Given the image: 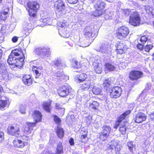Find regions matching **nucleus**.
Masks as SVG:
<instances>
[{
  "label": "nucleus",
  "instance_id": "obj_18",
  "mask_svg": "<svg viewBox=\"0 0 154 154\" xmlns=\"http://www.w3.org/2000/svg\"><path fill=\"white\" fill-rule=\"evenodd\" d=\"M147 116L144 113L139 112L135 115L134 122L137 123H142L146 119Z\"/></svg>",
  "mask_w": 154,
  "mask_h": 154
},
{
  "label": "nucleus",
  "instance_id": "obj_58",
  "mask_svg": "<svg viewBox=\"0 0 154 154\" xmlns=\"http://www.w3.org/2000/svg\"><path fill=\"white\" fill-rule=\"evenodd\" d=\"M150 117L152 120L154 119V112L150 114Z\"/></svg>",
  "mask_w": 154,
  "mask_h": 154
},
{
  "label": "nucleus",
  "instance_id": "obj_55",
  "mask_svg": "<svg viewBox=\"0 0 154 154\" xmlns=\"http://www.w3.org/2000/svg\"><path fill=\"white\" fill-rule=\"evenodd\" d=\"M69 143L70 146H73L75 144L74 139L72 137L70 138L69 140Z\"/></svg>",
  "mask_w": 154,
  "mask_h": 154
},
{
  "label": "nucleus",
  "instance_id": "obj_39",
  "mask_svg": "<svg viewBox=\"0 0 154 154\" xmlns=\"http://www.w3.org/2000/svg\"><path fill=\"white\" fill-rule=\"evenodd\" d=\"M119 145L116 143L113 142L111 143L108 146V148L109 149L112 150L114 149L116 151H119L120 150V148L118 147Z\"/></svg>",
  "mask_w": 154,
  "mask_h": 154
},
{
  "label": "nucleus",
  "instance_id": "obj_36",
  "mask_svg": "<svg viewBox=\"0 0 154 154\" xmlns=\"http://www.w3.org/2000/svg\"><path fill=\"white\" fill-rule=\"evenodd\" d=\"M81 133L82 134L80 137L81 141L82 142L85 143L88 140V132L87 131L82 130Z\"/></svg>",
  "mask_w": 154,
  "mask_h": 154
},
{
  "label": "nucleus",
  "instance_id": "obj_19",
  "mask_svg": "<svg viewBox=\"0 0 154 154\" xmlns=\"http://www.w3.org/2000/svg\"><path fill=\"white\" fill-rule=\"evenodd\" d=\"M83 36L87 40H90L92 38V36L93 29L90 26H87L85 27L83 30Z\"/></svg>",
  "mask_w": 154,
  "mask_h": 154
},
{
  "label": "nucleus",
  "instance_id": "obj_34",
  "mask_svg": "<svg viewBox=\"0 0 154 154\" xmlns=\"http://www.w3.org/2000/svg\"><path fill=\"white\" fill-rule=\"evenodd\" d=\"M33 29V26H32L30 29L26 28L23 29L21 33V37L24 38L26 37L29 35L30 31Z\"/></svg>",
  "mask_w": 154,
  "mask_h": 154
},
{
  "label": "nucleus",
  "instance_id": "obj_20",
  "mask_svg": "<svg viewBox=\"0 0 154 154\" xmlns=\"http://www.w3.org/2000/svg\"><path fill=\"white\" fill-rule=\"evenodd\" d=\"M26 53V50L25 48L23 42H21L18 45L17 48L13 51V53H16V54L18 55L19 54H25Z\"/></svg>",
  "mask_w": 154,
  "mask_h": 154
},
{
  "label": "nucleus",
  "instance_id": "obj_45",
  "mask_svg": "<svg viewBox=\"0 0 154 154\" xmlns=\"http://www.w3.org/2000/svg\"><path fill=\"white\" fill-rule=\"evenodd\" d=\"M148 39V36L146 35H143L141 36L140 41L142 44H144L147 41Z\"/></svg>",
  "mask_w": 154,
  "mask_h": 154
},
{
  "label": "nucleus",
  "instance_id": "obj_35",
  "mask_svg": "<svg viewBox=\"0 0 154 154\" xmlns=\"http://www.w3.org/2000/svg\"><path fill=\"white\" fill-rule=\"evenodd\" d=\"M111 79L109 78L105 79L102 84L103 87L104 89L107 91L110 87L111 85Z\"/></svg>",
  "mask_w": 154,
  "mask_h": 154
},
{
  "label": "nucleus",
  "instance_id": "obj_64",
  "mask_svg": "<svg viewBox=\"0 0 154 154\" xmlns=\"http://www.w3.org/2000/svg\"><path fill=\"white\" fill-rule=\"evenodd\" d=\"M3 96V95L1 96V95H0V98H2V97Z\"/></svg>",
  "mask_w": 154,
  "mask_h": 154
},
{
  "label": "nucleus",
  "instance_id": "obj_52",
  "mask_svg": "<svg viewBox=\"0 0 154 154\" xmlns=\"http://www.w3.org/2000/svg\"><path fill=\"white\" fill-rule=\"evenodd\" d=\"M18 39V37L17 36H14L11 38V41L13 43H15L17 42Z\"/></svg>",
  "mask_w": 154,
  "mask_h": 154
},
{
  "label": "nucleus",
  "instance_id": "obj_21",
  "mask_svg": "<svg viewBox=\"0 0 154 154\" xmlns=\"http://www.w3.org/2000/svg\"><path fill=\"white\" fill-rule=\"evenodd\" d=\"M33 119H35V121L38 122H41L42 121L43 115L41 112L38 110H34L32 114Z\"/></svg>",
  "mask_w": 154,
  "mask_h": 154
},
{
  "label": "nucleus",
  "instance_id": "obj_13",
  "mask_svg": "<svg viewBox=\"0 0 154 154\" xmlns=\"http://www.w3.org/2000/svg\"><path fill=\"white\" fill-rule=\"evenodd\" d=\"M15 56L19 57L17 58L16 63L14 68H17L21 69L23 67L24 63V60L25 57L24 54H19L18 55L16 54V53H13Z\"/></svg>",
  "mask_w": 154,
  "mask_h": 154
},
{
  "label": "nucleus",
  "instance_id": "obj_24",
  "mask_svg": "<svg viewBox=\"0 0 154 154\" xmlns=\"http://www.w3.org/2000/svg\"><path fill=\"white\" fill-rule=\"evenodd\" d=\"M52 100H49L48 101H44L42 105V107L44 110L47 112L50 113L52 110Z\"/></svg>",
  "mask_w": 154,
  "mask_h": 154
},
{
  "label": "nucleus",
  "instance_id": "obj_14",
  "mask_svg": "<svg viewBox=\"0 0 154 154\" xmlns=\"http://www.w3.org/2000/svg\"><path fill=\"white\" fill-rule=\"evenodd\" d=\"M22 135H20V137H21V139H21H15L13 141V143L14 146L15 147L18 148L23 149L25 146H27L28 145V143L27 142H26L25 140H24V137H23V138L21 137Z\"/></svg>",
  "mask_w": 154,
  "mask_h": 154
},
{
  "label": "nucleus",
  "instance_id": "obj_23",
  "mask_svg": "<svg viewBox=\"0 0 154 154\" xmlns=\"http://www.w3.org/2000/svg\"><path fill=\"white\" fill-rule=\"evenodd\" d=\"M0 74L4 79H7L8 77V72L6 70V67L5 63L0 62Z\"/></svg>",
  "mask_w": 154,
  "mask_h": 154
},
{
  "label": "nucleus",
  "instance_id": "obj_43",
  "mask_svg": "<svg viewBox=\"0 0 154 154\" xmlns=\"http://www.w3.org/2000/svg\"><path fill=\"white\" fill-rule=\"evenodd\" d=\"M7 104V100H0V110L4 109Z\"/></svg>",
  "mask_w": 154,
  "mask_h": 154
},
{
  "label": "nucleus",
  "instance_id": "obj_5",
  "mask_svg": "<svg viewBox=\"0 0 154 154\" xmlns=\"http://www.w3.org/2000/svg\"><path fill=\"white\" fill-rule=\"evenodd\" d=\"M129 30L128 28L125 26L118 28L116 30L115 37L119 40H123L126 38L128 35Z\"/></svg>",
  "mask_w": 154,
  "mask_h": 154
},
{
  "label": "nucleus",
  "instance_id": "obj_46",
  "mask_svg": "<svg viewBox=\"0 0 154 154\" xmlns=\"http://www.w3.org/2000/svg\"><path fill=\"white\" fill-rule=\"evenodd\" d=\"M54 120L55 123L57 124H59L61 122L60 119L56 115L53 116Z\"/></svg>",
  "mask_w": 154,
  "mask_h": 154
},
{
  "label": "nucleus",
  "instance_id": "obj_41",
  "mask_svg": "<svg viewBox=\"0 0 154 154\" xmlns=\"http://www.w3.org/2000/svg\"><path fill=\"white\" fill-rule=\"evenodd\" d=\"M54 67L57 69L60 68L62 66L61 61L60 60H56L53 61Z\"/></svg>",
  "mask_w": 154,
  "mask_h": 154
},
{
  "label": "nucleus",
  "instance_id": "obj_25",
  "mask_svg": "<svg viewBox=\"0 0 154 154\" xmlns=\"http://www.w3.org/2000/svg\"><path fill=\"white\" fill-rule=\"evenodd\" d=\"M100 105V103L98 101L93 100L92 102L89 103L88 108L90 111L97 110L98 109Z\"/></svg>",
  "mask_w": 154,
  "mask_h": 154
},
{
  "label": "nucleus",
  "instance_id": "obj_53",
  "mask_svg": "<svg viewBox=\"0 0 154 154\" xmlns=\"http://www.w3.org/2000/svg\"><path fill=\"white\" fill-rule=\"evenodd\" d=\"M69 3L70 4H74L77 3L78 0H67Z\"/></svg>",
  "mask_w": 154,
  "mask_h": 154
},
{
  "label": "nucleus",
  "instance_id": "obj_50",
  "mask_svg": "<svg viewBox=\"0 0 154 154\" xmlns=\"http://www.w3.org/2000/svg\"><path fill=\"white\" fill-rule=\"evenodd\" d=\"M144 47L143 45L140 43H138L137 45V48L140 51H143L144 49Z\"/></svg>",
  "mask_w": 154,
  "mask_h": 154
},
{
  "label": "nucleus",
  "instance_id": "obj_60",
  "mask_svg": "<svg viewBox=\"0 0 154 154\" xmlns=\"http://www.w3.org/2000/svg\"><path fill=\"white\" fill-rule=\"evenodd\" d=\"M3 88L2 87V86L0 85V94L1 93H2V91H3Z\"/></svg>",
  "mask_w": 154,
  "mask_h": 154
},
{
  "label": "nucleus",
  "instance_id": "obj_49",
  "mask_svg": "<svg viewBox=\"0 0 154 154\" xmlns=\"http://www.w3.org/2000/svg\"><path fill=\"white\" fill-rule=\"evenodd\" d=\"M5 134L2 131H0V143L2 142L5 140Z\"/></svg>",
  "mask_w": 154,
  "mask_h": 154
},
{
  "label": "nucleus",
  "instance_id": "obj_56",
  "mask_svg": "<svg viewBox=\"0 0 154 154\" xmlns=\"http://www.w3.org/2000/svg\"><path fill=\"white\" fill-rule=\"evenodd\" d=\"M65 24L64 23H63L62 22H60L59 23L58 26L59 27H61V28H63L65 26Z\"/></svg>",
  "mask_w": 154,
  "mask_h": 154
},
{
  "label": "nucleus",
  "instance_id": "obj_30",
  "mask_svg": "<svg viewBox=\"0 0 154 154\" xmlns=\"http://www.w3.org/2000/svg\"><path fill=\"white\" fill-rule=\"evenodd\" d=\"M56 132L58 137L60 139H62L64 136V131L63 129L59 126H57V128L55 129Z\"/></svg>",
  "mask_w": 154,
  "mask_h": 154
},
{
  "label": "nucleus",
  "instance_id": "obj_54",
  "mask_svg": "<svg viewBox=\"0 0 154 154\" xmlns=\"http://www.w3.org/2000/svg\"><path fill=\"white\" fill-rule=\"evenodd\" d=\"M4 34H2L0 32V43H2L4 41Z\"/></svg>",
  "mask_w": 154,
  "mask_h": 154
},
{
  "label": "nucleus",
  "instance_id": "obj_51",
  "mask_svg": "<svg viewBox=\"0 0 154 154\" xmlns=\"http://www.w3.org/2000/svg\"><path fill=\"white\" fill-rule=\"evenodd\" d=\"M20 112L22 114H25L26 113V108L23 106H21L20 107Z\"/></svg>",
  "mask_w": 154,
  "mask_h": 154
},
{
  "label": "nucleus",
  "instance_id": "obj_48",
  "mask_svg": "<svg viewBox=\"0 0 154 154\" xmlns=\"http://www.w3.org/2000/svg\"><path fill=\"white\" fill-rule=\"evenodd\" d=\"M146 12L149 14L154 16V9L152 8H149L148 9H147Z\"/></svg>",
  "mask_w": 154,
  "mask_h": 154
},
{
  "label": "nucleus",
  "instance_id": "obj_2",
  "mask_svg": "<svg viewBox=\"0 0 154 154\" xmlns=\"http://www.w3.org/2000/svg\"><path fill=\"white\" fill-rule=\"evenodd\" d=\"M54 8L56 15L61 16L66 14V9L64 2L61 0H58L54 2Z\"/></svg>",
  "mask_w": 154,
  "mask_h": 154
},
{
  "label": "nucleus",
  "instance_id": "obj_40",
  "mask_svg": "<svg viewBox=\"0 0 154 154\" xmlns=\"http://www.w3.org/2000/svg\"><path fill=\"white\" fill-rule=\"evenodd\" d=\"M93 94L96 95L100 94L102 92V90L100 88L94 86L92 89Z\"/></svg>",
  "mask_w": 154,
  "mask_h": 154
},
{
  "label": "nucleus",
  "instance_id": "obj_57",
  "mask_svg": "<svg viewBox=\"0 0 154 154\" xmlns=\"http://www.w3.org/2000/svg\"><path fill=\"white\" fill-rule=\"evenodd\" d=\"M64 31H63V36L65 37H67L69 35L68 33L67 32H65V33H64Z\"/></svg>",
  "mask_w": 154,
  "mask_h": 154
},
{
  "label": "nucleus",
  "instance_id": "obj_37",
  "mask_svg": "<svg viewBox=\"0 0 154 154\" xmlns=\"http://www.w3.org/2000/svg\"><path fill=\"white\" fill-rule=\"evenodd\" d=\"M63 152V148L62 143L61 142H59L57 146L55 154H62Z\"/></svg>",
  "mask_w": 154,
  "mask_h": 154
},
{
  "label": "nucleus",
  "instance_id": "obj_3",
  "mask_svg": "<svg viewBox=\"0 0 154 154\" xmlns=\"http://www.w3.org/2000/svg\"><path fill=\"white\" fill-rule=\"evenodd\" d=\"M38 122L35 121L34 122H28L26 123L27 127L25 126L23 131V134L21 137L23 138L25 137L26 138V140H29L33 136V134L31 132V130H33V128L36 126Z\"/></svg>",
  "mask_w": 154,
  "mask_h": 154
},
{
  "label": "nucleus",
  "instance_id": "obj_9",
  "mask_svg": "<svg viewBox=\"0 0 154 154\" xmlns=\"http://www.w3.org/2000/svg\"><path fill=\"white\" fill-rule=\"evenodd\" d=\"M7 132L9 135L17 137H20L21 135L20 134V129L17 125L8 126L7 128Z\"/></svg>",
  "mask_w": 154,
  "mask_h": 154
},
{
  "label": "nucleus",
  "instance_id": "obj_38",
  "mask_svg": "<svg viewBox=\"0 0 154 154\" xmlns=\"http://www.w3.org/2000/svg\"><path fill=\"white\" fill-rule=\"evenodd\" d=\"M105 69L109 71H112L115 69V66L109 63H106L104 64Z\"/></svg>",
  "mask_w": 154,
  "mask_h": 154
},
{
  "label": "nucleus",
  "instance_id": "obj_32",
  "mask_svg": "<svg viewBox=\"0 0 154 154\" xmlns=\"http://www.w3.org/2000/svg\"><path fill=\"white\" fill-rule=\"evenodd\" d=\"M91 84V80H87L81 85L80 86L81 90L85 91L88 90L90 88Z\"/></svg>",
  "mask_w": 154,
  "mask_h": 154
},
{
  "label": "nucleus",
  "instance_id": "obj_8",
  "mask_svg": "<svg viewBox=\"0 0 154 154\" xmlns=\"http://www.w3.org/2000/svg\"><path fill=\"white\" fill-rule=\"evenodd\" d=\"M102 128V131L99 133V138L101 141H104L109 137L111 131V128L109 126L104 125Z\"/></svg>",
  "mask_w": 154,
  "mask_h": 154
},
{
  "label": "nucleus",
  "instance_id": "obj_16",
  "mask_svg": "<svg viewBox=\"0 0 154 154\" xmlns=\"http://www.w3.org/2000/svg\"><path fill=\"white\" fill-rule=\"evenodd\" d=\"M128 122L127 121H124L123 122H121L119 125L116 128L115 127L116 125V122L114 125V128L116 129L119 127V131L120 133L122 135H125L126 132L127 130L128 129V126L127 124L128 123Z\"/></svg>",
  "mask_w": 154,
  "mask_h": 154
},
{
  "label": "nucleus",
  "instance_id": "obj_12",
  "mask_svg": "<svg viewBox=\"0 0 154 154\" xmlns=\"http://www.w3.org/2000/svg\"><path fill=\"white\" fill-rule=\"evenodd\" d=\"M122 92V89L120 87L115 86L109 90V95L112 98L116 99L121 96Z\"/></svg>",
  "mask_w": 154,
  "mask_h": 154
},
{
  "label": "nucleus",
  "instance_id": "obj_47",
  "mask_svg": "<svg viewBox=\"0 0 154 154\" xmlns=\"http://www.w3.org/2000/svg\"><path fill=\"white\" fill-rule=\"evenodd\" d=\"M7 30V26L6 25H4L1 27L0 30V32L4 35L6 33Z\"/></svg>",
  "mask_w": 154,
  "mask_h": 154
},
{
  "label": "nucleus",
  "instance_id": "obj_42",
  "mask_svg": "<svg viewBox=\"0 0 154 154\" xmlns=\"http://www.w3.org/2000/svg\"><path fill=\"white\" fill-rule=\"evenodd\" d=\"M127 146L128 147V149L130 151L133 152V149H135V144H133V143L132 141H129L127 143Z\"/></svg>",
  "mask_w": 154,
  "mask_h": 154
},
{
  "label": "nucleus",
  "instance_id": "obj_29",
  "mask_svg": "<svg viewBox=\"0 0 154 154\" xmlns=\"http://www.w3.org/2000/svg\"><path fill=\"white\" fill-rule=\"evenodd\" d=\"M32 71L35 73L36 75V78H39L42 75V71L40 68L33 66L32 67Z\"/></svg>",
  "mask_w": 154,
  "mask_h": 154
},
{
  "label": "nucleus",
  "instance_id": "obj_27",
  "mask_svg": "<svg viewBox=\"0 0 154 154\" xmlns=\"http://www.w3.org/2000/svg\"><path fill=\"white\" fill-rule=\"evenodd\" d=\"M3 8V11L0 13V20H5L8 16L9 8L8 7H5Z\"/></svg>",
  "mask_w": 154,
  "mask_h": 154
},
{
  "label": "nucleus",
  "instance_id": "obj_31",
  "mask_svg": "<svg viewBox=\"0 0 154 154\" xmlns=\"http://www.w3.org/2000/svg\"><path fill=\"white\" fill-rule=\"evenodd\" d=\"M71 62L74 68L75 69H79L81 68L82 65L80 62L79 61L75 58H73L71 60Z\"/></svg>",
  "mask_w": 154,
  "mask_h": 154
},
{
  "label": "nucleus",
  "instance_id": "obj_1",
  "mask_svg": "<svg viewBox=\"0 0 154 154\" xmlns=\"http://www.w3.org/2000/svg\"><path fill=\"white\" fill-rule=\"evenodd\" d=\"M25 8L30 17L29 18L30 23L32 24H34L36 21L37 13L40 8L39 3L37 1H29L26 3Z\"/></svg>",
  "mask_w": 154,
  "mask_h": 154
},
{
  "label": "nucleus",
  "instance_id": "obj_15",
  "mask_svg": "<svg viewBox=\"0 0 154 154\" xmlns=\"http://www.w3.org/2000/svg\"><path fill=\"white\" fill-rule=\"evenodd\" d=\"M35 52L37 54L42 55L43 57H48L51 54L49 48L45 47L36 48L35 50Z\"/></svg>",
  "mask_w": 154,
  "mask_h": 154
},
{
  "label": "nucleus",
  "instance_id": "obj_10",
  "mask_svg": "<svg viewBox=\"0 0 154 154\" xmlns=\"http://www.w3.org/2000/svg\"><path fill=\"white\" fill-rule=\"evenodd\" d=\"M143 76V72L140 70H131L128 74V78L130 80L134 81H137Z\"/></svg>",
  "mask_w": 154,
  "mask_h": 154
},
{
  "label": "nucleus",
  "instance_id": "obj_6",
  "mask_svg": "<svg viewBox=\"0 0 154 154\" xmlns=\"http://www.w3.org/2000/svg\"><path fill=\"white\" fill-rule=\"evenodd\" d=\"M106 6V4L104 2L98 1L94 5L95 16L99 17L105 13L106 11L105 9Z\"/></svg>",
  "mask_w": 154,
  "mask_h": 154
},
{
  "label": "nucleus",
  "instance_id": "obj_17",
  "mask_svg": "<svg viewBox=\"0 0 154 154\" xmlns=\"http://www.w3.org/2000/svg\"><path fill=\"white\" fill-rule=\"evenodd\" d=\"M131 110H128L118 117L116 121V125L115 127H116V128L121 122H122L123 120L128 117L129 115L131 113Z\"/></svg>",
  "mask_w": 154,
  "mask_h": 154
},
{
  "label": "nucleus",
  "instance_id": "obj_62",
  "mask_svg": "<svg viewBox=\"0 0 154 154\" xmlns=\"http://www.w3.org/2000/svg\"><path fill=\"white\" fill-rule=\"evenodd\" d=\"M2 50L0 49V55L2 56Z\"/></svg>",
  "mask_w": 154,
  "mask_h": 154
},
{
  "label": "nucleus",
  "instance_id": "obj_26",
  "mask_svg": "<svg viewBox=\"0 0 154 154\" xmlns=\"http://www.w3.org/2000/svg\"><path fill=\"white\" fill-rule=\"evenodd\" d=\"M87 78V75L84 73L78 74L75 77L76 81L79 83L84 82Z\"/></svg>",
  "mask_w": 154,
  "mask_h": 154
},
{
  "label": "nucleus",
  "instance_id": "obj_61",
  "mask_svg": "<svg viewBox=\"0 0 154 154\" xmlns=\"http://www.w3.org/2000/svg\"><path fill=\"white\" fill-rule=\"evenodd\" d=\"M152 60L154 61V52L152 54Z\"/></svg>",
  "mask_w": 154,
  "mask_h": 154
},
{
  "label": "nucleus",
  "instance_id": "obj_33",
  "mask_svg": "<svg viewBox=\"0 0 154 154\" xmlns=\"http://www.w3.org/2000/svg\"><path fill=\"white\" fill-rule=\"evenodd\" d=\"M17 57L13 56V55L10 54L8 56V58L7 60V62L9 65L12 66L14 68L15 63H16Z\"/></svg>",
  "mask_w": 154,
  "mask_h": 154
},
{
  "label": "nucleus",
  "instance_id": "obj_22",
  "mask_svg": "<svg viewBox=\"0 0 154 154\" xmlns=\"http://www.w3.org/2000/svg\"><path fill=\"white\" fill-rule=\"evenodd\" d=\"M22 81L24 85L30 86L32 83L33 78L30 75L25 74L23 77Z\"/></svg>",
  "mask_w": 154,
  "mask_h": 154
},
{
  "label": "nucleus",
  "instance_id": "obj_7",
  "mask_svg": "<svg viewBox=\"0 0 154 154\" xmlns=\"http://www.w3.org/2000/svg\"><path fill=\"white\" fill-rule=\"evenodd\" d=\"M115 51L117 55L125 54L128 49L126 44L123 41H118L115 45Z\"/></svg>",
  "mask_w": 154,
  "mask_h": 154
},
{
  "label": "nucleus",
  "instance_id": "obj_11",
  "mask_svg": "<svg viewBox=\"0 0 154 154\" xmlns=\"http://www.w3.org/2000/svg\"><path fill=\"white\" fill-rule=\"evenodd\" d=\"M71 88L69 85H66L59 87L57 90V93L61 97H66L70 93Z\"/></svg>",
  "mask_w": 154,
  "mask_h": 154
},
{
  "label": "nucleus",
  "instance_id": "obj_44",
  "mask_svg": "<svg viewBox=\"0 0 154 154\" xmlns=\"http://www.w3.org/2000/svg\"><path fill=\"white\" fill-rule=\"evenodd\" d=\"M153 46L152 45L147 44L144 46V50L146 52H149L153 48Z\"/></svg>",
  "mask_w": 154,
  "mask_h": 154
},
{
  "label": "nucleus",
  "instance_id": "obj_4",
  "mask_svg": "<svg viewBox=\"0 0 154 154\" xmlns=\"http://www.w3.org/2000/svg\"><path fill=\"white\" fill-rule=\"evenodd\" d=\"M141 21V17L139 13L137 11H133L130 15L128 23L131 25L137 26H139Z\"/></svg>",
  "mask_w": 154,
  "mask_h": 154
},
{
  "label": "nucleus",
  "instance_id": "obj_28",
  "mask_svg": "<svg viewBox=\"0 0 154 154\" xmlns=\"http://www.w3.org/2000/svg\"><path fill=\"white\" fill-rule=\"evenodd\" d=\"M93 69L95 72L97 74L101 73L102 70V66L100 63H94L93 64Z\"/></svg>",
  "mask_w": 154,
  "mask_h": 154
},
{
  "label": "nucleus",
  "instance_id": "obj_63",
  "mask_svg": "<svg viewBox=\"0 0 154 154\" xmlns=\"http://www.w3.org/2000/svg\"><path fill=\"white\" fill-rule=\"evenodd\" d=\"M3 0H0V5L2 4Z\"/></svg>",
  "mask_w": 154,
  "mask_h": 154
},
{
  "label": "nucleus",
  "instance_id": "obj_59",
  "mask_svg": "<svg viewBox=\"0 0 154 154\" xmlns=\"http://www.w3.org/2000/svg\"><path fill=\"white\" fill-rule=\"evenodd\" d=\"M55 107L56 109H58L60 108L59 104L58 103H56L55 104Z\"/></svg>",
  "mask_w": 154,
  "mask_h": 154
}]
</instances>
